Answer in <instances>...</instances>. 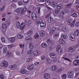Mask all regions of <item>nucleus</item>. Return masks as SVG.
Segmentation results:
<instances>
[{"label": "nucleus", "mask_w": 79, "mask_h": 79, "mask_svg": "<svg viewBox=\"0 0 79 79\" xmlns=\"http://www.w3.org/2000/svg\"><path fill=\"white\" fill-rule=\"evenodd\" d=\"M64 69V68L61 67L57 70V73H60V71Z\"/></svg>", "instance_id": "obj_29"}, {"label": "nucleus", "mask_w": 79, "mask_h": 79, "mask_svg": "<svg viewBox=\"0 0 79 79\" xmlns=\"http://www.w3.org/2000/svg\"><path fill=\"white\" fill-rule=\"evenodd\" d=\"M50 77V74L46 73L44 74V79H49Z\"/></svg>", "instance_id": "obj_11"}, {"label": "nucleus", "mask_w": 79, "mask_h": 79, "mask_svg": "<svg viewBox=\"0 0 79 79\" xmlns=\"http://www.w3.org/2000/svg\"><path fill=\"white\" fill-rule=\"evenodd\" d=\"M9 68L12 70H15L17 68V66L16 65H11L9 67Z\"/></svg>", "instance_id": "obj_7"}, {"label": "nucleus", "mask_w": 79, "mask_h": 79, "mask_svg": "<svg viewBox=\"0 0 79 79\" xmlns=\"http://www.w3.org/2000/svg\"><path fill=\"white\" fill-rule=\"evenodd\" d=\"M18 4L19 5H23V3L22 1H19L18 2Z\"/></svg>", "instance_id": "obj_52"}, {"label": "nucleus", "mask_w": 79, "mask_h": 79, "mask_svg": "<svg viewBox=\"0 0 79 79\" xmlns=\"http://www.w3.org/2000/svg\"><path fill=\"white\" fill-rule=\"evenodd\" d=\"M75 26L77 27L79 26V22L76 23V24H75Z\"/></svg>", "instance_id": "obj_64"}, {"label": "nucleus", "mask_w": 79, "mask_h": 79, "mask_svg": "<svg viewBox=\"0 0 79 79\" xmlns=\"http://www.w3.org/2000/svg\"><path fill=\"white\" fill-rule=\"evenodd\" d=\"M56 5H57V3H56V2H53L52 3V6L53 7L56 6Z\"/></svg>", "instance_id": "obj_41"}, {"label": "nucleus", "mask_w": 79, "mask_h": 79, "mask_svg": "<svg viewBox=\"0 0 79 79\" xmlns=\"http://www.w3.org/2000/svg\"><path fill=\"white\" fill-rule=\"evenodd\" d=\"M57 52L59 54L61 55L63 53V50L61 48V46L58 45L56 48Z\"/></svg>", "instance_id": "obj_1"}, {"label": "nucleus", "mask_w": 79, "mask_h": 79, "mask_svg": "<svg viewBox=\"0 0 79 79\" xmlns=\"http://www.w3.org/2000/svg\"><path fill=\"white\" fill-rule=\"evenodd\" d=\"M51 30L53 31L54 32L56 30V28L55 27H53L51 29Z\"/></svg>", "instance_id": "obj_57"}, {"label": "nucleus", "mask_w": 79, "mask_h": 79, "mask_svg": "<svg viewBox=\"0 0 79 79\" xmlns=\"http://www.w3.org/2000/svg\"><path fill=\"white\" fill-rule=\"evenodd\" d=\"M32 40V38L30 37H27L25 39V41L26 42H28V41H31Z\"/></svg>", "instance_id": "obj_14"}, {"label": "nucleus", "mask_w": 79, "mask_h": 79, "mask_svg": "<svg viewBox=\"0 0 79 79\" xmlns=\"http://www.w3.org/2000/svg\"><path fill=\"white\" fill-rule=\"evenodd\" d=\"M23 2L25 3H28L29 2V0H23Z\"/></svg>", "instance_id": "obj_51"}, {"label": "nucleus", "mask_w": 79, "mask_h": 79, "mask_svg": "<svg viewBox=\"0 0 79 79\" xmlns=\"http://www.w3.org/2000/svg\"><path fill=\"white\" fill-rule=\"evenodd\" d=\"M66 21L68 22V23H69L70 24L72 22V21L71 20L69 19H67Z\"/></svg>", "instance_id": "obj_47"}, {"label": "nucleus", "mask_w": 79, "mask_h": 79, "mask_svg": "<svg viewBox=\"0 0 79 79\" xmlns=\"http://www.w3.org/2000/svg\"><path fill=\"white\" fill-rule=\"evenodd\" d=\"M50 56L51 58H54L56 57V54L54 53H52L51 54Z\"/></svg>", "instance_id": "obj_15"}, {"label": "nucleus", "mask_w": 79, "mask_h": 79, "mask_svg": "<svg viewBox=\"0 0 79 79\" xmlns=\"http://www.w3.org/2000/svg\"><path fill=\"white\" fill-rule=\"evenodd\" d=\"M71 16L74 18H76L77 16V14L76 13H74L71 15Z\"/></svg>", "instance_id": "obj_35"}, {"label": "nucleus", "mask_w": 79, "mask_h": 79, "mask_svg": "<svg viewBox=\"0 0 79 79\" xmlns=\"http://www.w3.org/2000/svg\"><path fill=\"white\" fill-rule=\"evenodd\" d=\"M61 37L63 39H64L68 38V36L66 35H62L61 36Z\"/></svg>", "instance_id": "obj_36"}, {"label": "nucleus", "mask_w": 79, "mask_h": 79, "mask_svg": "<svg viewBox=\"0 0 79 79\" xmlns=\"http://www.w3.org/2000/svg\"><path fill=\"white\" fill-rule=\"evenodd\" d=\"M29 47H32L33 48V44L32 43H30L29 45Z\"/></svg>", "instance_id": "obj_54"}, {"label": "nucleus", "mask_w": 79, "mask_h": 79, "mask_svg": "<svg viewBox=\"0 0 79 79\" xmlns=\"http://www.w3.org/2000/svg\"><path fill=\"white\" fill-rule=\"evenodd\" d=\"M72 5H73L72 3H70L69 4L67 5V6H72Z\"/></svg>", "instance_id": "obj_60"}, {"label": "nucleus", "mask_w": 79, "mask_h": 79, "mask_svg": "<svg viewBox=\"0 0 79 79\" xmlns=\"http://www.w3.org/2000/svg\"><path fill=\"white\" fill-rule=\"evenodd\" d=\"M8 50L7 49V48L6 47H4L3 48V53H6Z\"/></svg>", "instance_id": "obj_24"}, {"label": "nucleus", "mask_w": 79, "mask_h": 79, "mask_svg": "<svg viewBox=\"0 0 79 79\" xmlns=\"http://www.w3.org/2000/svg\"><path fill=\"white\" fill-rule=\"evenodd\" d=\"M46 26V23L43 22L40 24V27H45Z\"/></svg>", "instance_id": "obj_20"}, {"label": "nucleus", "mask_w": 79, "mask_h": 79, "mask_svg": "<svg viewBox=\"0 0 79 79\" xmlns=\"http://www.w3.org/2000/svg\"><path fill=\"white\" fill-rule=\"evenodd\" d=\"M41 45L43 48H45L47 47V44L44 43H43L41 44Z\"/></svg>", "instance_id": "obj_39"}, {"label": "nucleus", "mask_w": 79, "mask_h": 79, "mask_svg": "<svg viewBox=\"0 0 79 79\" xmlns=\"http://www.w3.org/2000/svg\"><path fill=\"white\" fill-rule=\"evenodd\" d=\"M16 25L17 27H19L20 26L19 22L18 21V22H17Z\"/></svg>", "instance_id": "obj_40"}, {"label": "nucleus", "mask_w": 79, "mask_h": 79, "mask_svg": "<svg viewBox=\"0 0 79 79\" xmlns=\"http://www.w3.org/2000/svg\"><path fill=\"white\" fill-rule=\"evenodd\" d=\"M11 53V51H9L8 52L6 53V55H7V56H10Z\"/></svg>", "instance_id": "obj_48"}, {"label": "nucleus", "mask_w": 79, "mask_h": 79, "mask_svg": "<svg viewBox=\"0 0 79 79\" xmlns=\"http://www.w3.org/2000/svg\"><path fill=\"white\" fill-rule=\"evenodd\" d=\"M75 58L76 60H79V56H76L75 57Z\"/></svg>", "instance_id": "obj_56"}, {"label": "nucleus", "mask_w": 79, "mask_h": 79, "mask_svg": "<svg viewBox=\"0 0 79 79\" xmlns=\"http://www.w3.org/2000/svg\"><path fill=\"white\" fill-rule=\"evenodd\" d=\"M62 60H67V61H70V62H71V61L69 60V59L68 58H66L64 57H62Z\"/></svg>", "instance_id": "obj_37"}, {"label": "nucleus", "mask_w": 79, "mask_h": 79, "mask_svg": "<svg viewBox=\"0 0 79 79\" xmlns=\"http://www.w3.org/2000/svg\"><path fill=\"white\" fill-rule=\"evenodd\" d=\"M32 52H33L32 50H30L27 52V54H28V55H31Z\"/></svg>", "instance_id": "obj_42"}, {"label": "nucleus", "mask_w": 79, "mask_h": 79, "mask_svg": "<svg viewBox=\"0 0 79 79\" xmlns=\"http://www.w3.org/2000/svg\"><path fill=\"white\" fill-rule=\"evenodd\" d=\"M2 27L4 29H6L7 28V25L6 23H4L2 25Z\"/></svg>", "instance_id": "obj_19"}, {"label": "nucleus", "mask_w": 79, "mask_h": 79, "mask_svg": "<svg viewBox=\"0 0 79 79\" xmlns=\"http://www.w3.org/2000/svg\"><path fill=\"white\" fill-rule=\"evenodd\" d=\"M25 22L26 23H27V24H28V23H29V20L26 19L25 20Z\"/></svg>", "instance_id": "obj_62"}, {"label": "nucleus", "mask_w": 79, "mask_h": 79, "mask_svg": "<svg viewBox=\"0 0 79 79\" xmlns=\"http://www.w3.org/2000/svg\"><path fill=\"white\" fill-rule=\"evenodd\" d=\"M38 2H44L45 0H38Z\"/></svg>", "instance_id": "obj_58"}, {"label": "nucleus", "mask_w": 79, "mask_h": 79, "mask_svg": "<svg viewBox=\"0 0 79 79\" xmlns=\"http://www.w3.org/2000/svg\"><path fill=\"white\" fill-rule=\"evenodd\" d=\"M0 79H4V77L2 74L0 75Z\"/></svg>", "instance_id": "obj_53"}, {"label": "nucleus", "mask_w": 79, "mask_h": 79, "mask_svg": "<svg viewBox=\"0 0 79 79\" xmlns=\"http://www.w3.org/2000/svg\"><path fill=\"white\" fill-rule=\"evenodd\" d=\"M74 23H75V21H74V20L73 22V23L71 22V23H70L71 24V27H74Z\"/></svg>", "instance_id": "obj_44"}, {"label": "nucleus", "mask_w": 79, "mask_h": 79, "mask_svg": "<svg viewBox=\"0 0 79 79\" xmlns=\"http://www.w3.org/2000/svg\"><path fill=\"white\" fill-rule=\"evenodd\" d=\"M74 33L75 35L78 36L79 35V31L77 30H75L74 31Z\"/></svg>", "instance_id": "obj_28"}, {"label": "nucleus", "mask_w": 79, "mask_h": 79, "mask_svg": "<svg viewBox=\"0 0 79 79\" xmlns=\"http://www.w3.org/2000/svg\"><path fill=\"white\" fill-rule=\"evenodd\" d=\"M59 43L61 44L62 45H63L64 44H65V42L63 40H62V39L60 38L59 40Z\"/></svg>", "instance_id": "obj_16"}, {"label": "nucleus", "mask_w": 79, "mask_h": 79, "mask_svg": "<svg viewBox=\"0 0 79 79\" xmlns=\"http://www.w3.org/2000/svg\"><path fill=\"white\" fill-rule=\"evenodd\" d=\"M39 64V62H35L34 63V65L35 66H37V64Z\"/></svg>", "instance_id": "obj_63"}, {"label": "nucleus", "mask_w": 79, "mask_h": 79, "mask_svg": "<svg viewBox=\"0 0 79 79\" xmlns=\"http://www.w3.org/2000/svg\"><path fill=\"white\" fill-rule=\"evenodd\" d=\"M52 58H54V59L52 60L53 62H56V60H57V59L55 57Z\"/></svg>", "instance_id": "obj_55"}, {"label": "nucleus", "mask_w": 79, "mask_h": 79, "mask_svg": "<svg viewBox=\"0 0 79 79\" xmlns=\"http://www.w3.org/2000/svg\"><path fill=\"white\" fill-rule=\"evenodd\" d=\"M47 62L48 64H52V60L50 59H47Z\"/></svg>", "instance_id": "obj_21"}, {"label": "nucleus", "mask_w": 79, "mask_h": 79, "mask_svg": "<svg viewBox=\"0 0 79 79\" xmlns=\"http://www.w3.org/2000/svg\"><path fill=\"white\" fill-rule=\"evenodd\" d=\"M31 19L32 20L35 21L37 19V16L34 13H32L31 14Z\"/></svg>", "instance_id": "obj_4"}, {"label": "nucleus", "mask_w": 79, "mask_h": 79, "mask_svg": "<svg viewBox=\"0 0 79 79\" xmlns=\"http://www.w3.org/2000/svg\"><path fill=\"white\" fill-rule=\"evenodd\" d=\"M18 38L20 39H22L23 38V35H17Z\"/></svg>", "instance_id": "obj_33"}, {"label": "nucleus", "mask_w": 79, "mask_h": 79, "mask_svg": "<svg viewBox=\"0 0 79 79\" xmlns=\"http://www.w3.org/2000/svg\"><path fill=\"white\" fill-rule=\"evenodd\" d=\"M45 3L46 5L48 6L50 5V4H51V3L50 2V0H46L45 1Z\"/></svg>", "instance_id": "obj_26"}, {"label": "nucleus", "mask_w": 79, "mask_h": 79, "mask_svg": "<svg viewBox=\"0 0 79 79\" xmlns=\"http://www.w3.org/2000/svg\"><path fill=\"white\" fill-rule=\"evenodd\" d=\"M10 39V41L11 42H14L15 41V37L11 38Z\"/></svg>", "instance_id": "obj_38"}, {"label": "nucleus", "mask_w": 79, "mask_h": 79, "mask_svg": "<svg viewBox=\"0 0 79 79\" xmlns=\"http://www.w3.org/2000/svg\"><path fill=\"white\" fill-rule=\"evenodd\" d=\"M46 18H48V21L49 22V23H51V22H52V21H53V19H52V17L51 16L49 17L48 15H47L46 16Z\"/></svg>", "instance_id": "obj_9"}, {"label": "nucleus", "mask_w": 79, "mask_h": 79, "mask_svg": "<svg viewBox=\"0 0 79 79\" xmlns=\"http://www.w3.org/2000/svg\"><path fill=\"white\" fill-rule=\"evenodd\" d=\"M75 50H76V48L74 47L70 48L69 49V51L70 52H74Z\"/></svg>", "instance_id": "obj_13"}, {"label": "nucleus", "mask_w": 79, "mask_h": 79, "mask_svg": "<svg viewBox=\"0 0 79 79\" xmlns=\"http://www.w3.org/2000/svg\"><path fill=\"white\" fill-rule=\"evenodd\" d=\"M67 75L69 78H72L74 76V72L72 70L69 71Z\"/></svg>", "instance_id": "obj_2"}, {"label": "nucleus", "mask_w": 79, "mask_h": 79, "mask_svg": "<svg viewBox=\"0 0 79 79\" xmlns=\"http://www.w3.org/2000/svg\"><path fill=\"white\" fill-rule=\"evenodd\" d=\"M59 33H55L53 35L54 38H57L59 36Z\"/></svg>", "instance_id": "obj_23"}, {"label": "nucleus", "mask_w": 79, "mask_h": 79, "mask_svg": "<svg viewBox=\"0 0 79 79\" xmlns=\"http://www.w3.org/2000/svg\"><path fill=\"white\" fill-rule=\"evenodd\" d=\"M40 7H38V11L39 14H40Z\"/></svg>", "instance_id": "obj_61"}, {"label": "nucleus", "mask_w": 79, "mask_h": 79, "mask_svg": "<svg viewBox=\"0 0 79 79\" xmlns=\"http://www.w3.org/2000/svg\"><path fill=\"white\" fill-rule=\"evenodd\" d=\"M66 77H67V75L66 74H64L63 75L61 76V78L62 79H64L66 78Z\"/></svg>", "instance_id": "obj_43"}, {"label": "nucleus", "mask_w": 79, "mask_h": 79, "mask_svg": "<svg viewBox=\"0 0 79 79\" xmlns=\"http://www.w3.org/2000/svg\"><path fill=\"white\" fill-rule=\"evenodd\" d=\"M34 66L33 64H30L27 67V68L29 71H32L34 69Z\"/></svg>", "instance_id": "obj_3"}, {"label": "nucleus", "mask_w": 79, "mask_h": 79, "mask_svg": "<svg viewBox=\"0 0 79 79\" xmlns=\"http://www.w3.org/2000/svg\"><path fill=\"white\" fill-rule=\"evenodd\" d=\"M40 36L41 37L42 36H44V34H45V31H40Z\"/></svg>", "instance_id": "obj_22"}, {"label": "nucleus", "mask_w": 79, "mask_h": 79, "mask_svg": "<svg viewBox=\"0 0 79 79\" xmlns=\"http://www.w3.org/2000/svg\"><path fill=\"white\" fill-rule=\"evenodd\" d=\"M48 43H50L51 45H54V42L53 41H51L50 40H48L47 41Z\"/></svg>", "instance_id": "obj_32"}, {"label": "nucleus", "mask_w": 79, "mask_h": 79, "mask_svg": "<svg viewBox=\"0 0 79 79\" xmlns=\"http://www.w3.org/2000/svg\"><path fill=\"white\" fill-rule=\"evenodd\" d=\"M25 25L26 24L25 23H22L20 25V29H21V30H23L24 28L25 27Z\"/></svg>", "instance_id": "obj_8"}, {"label": "nucleus", "mask_w": 79, "mask_h": 79, "mask_svg": "<svg viewBox=\"0 0 79 79\" xmlns=\"http://www.w3.org/2000/svg\"><path fill=\"white\" fill-rule=\"evenodd\" d=\"M20 73L21 74H25L26 73V70L24 69H22L20 71Z\"/></svg>", "instance_id": "obj_27"}, {"label": "nucleus", "mask_w": 79, "mask_h": 79, "mask_svg": "<svg viewBox=\"0 0 79 79\" xmlns=\"http://www.w3.org/2000/svg\"><path fill=\"white\" fill-rule=\"evenodd\" d=\"M71 13H74V8H72L71 9Z\"/></svg>", "instance_id": "obj_59"}, {"label": "nucleus", "mask_w": 79, "mask_h": 79, "mask_svg": "<svg viewBox=\"0 0 79 79\" xmlns=\"http://www.w3.org/2000/svg\"><path fill=\"white\" fill-rule=\"evenodd\" d=\"M19 45L20 48H23L24 47V44H20Z\"/></svg>", "instance_id": "obj_45"}, {"label": "nucleus", "mask_w": 79, "mask_h": 79, "mask_svg": "<svg viewBox=\"0 0 79 79\" xmlns=\"http://www.w3.org/2000/svg\"><path fill=\"white\" fill-rule=\"evenodd\" d=\"M1 65L3 67H7L8 66V64L6 61H3L1 64Z\"/></svg>", "instance_id": "obj_6"}, {"label": "nucleus", "mask_w": 79, "mask_h": 79, "mask_svg": "<svg viewBox=\"0 0 79 79\" xmlns=\"http://www.w3.org/2000/svg\"><path fill=\"white\" fill-rule=\"evenodd\" d=\"M68 30V29L67 27H64L63 28V31H67Z\"/></svg>", "instance_id": "obj_50"}, {"label": "nucleus", "mask_w": 79, "mask_h": 79, "mask_svg": "<svg viewBox=\"0 0 79 79\" xmlns=\"http://www.w3.org/2000/svg\"><path fill=\"white\" fill-rule=\"evenodd\" d=\"M74 65L77 66L79 65V60H75L73 62Z\"/></svg>", "instance_id": "obj_10"}, {"label": "nucleus", "mask_w": 79, "mask_h": 79, "mask_svg": "<svg viewBox=\"0 0 79 79\" xmlns=\"http://www.w3.org/2000/svg\"><path fill=\"white\" fill-rule=\"evenodd\" d=\"M70 38L71 40L74 41V38H75L74 37V35L73 34L71 35L70 36Z\"/></svg>", "instance_id": "obj_17"}, {"label": "nucleus", "mask_w": 79, "mask_h": 79, "mask_svg": "<svg viewBox=\"0 0 79 79\" xmlns=\"http://www.w3.org/2000/svg\"><path fill=\"white\" fill-rule=\"evenodd\" d=\"M33 54L35 56H37V55H39V53L38 51H35L33 52Z\"/></svg>", "instance_id": "obj_34"}, {"label": "nucleus", "mask_w": 79, "mask_h": 79, "mask_svg": "<svg viewBox=\"0 0 79 79\" xmlns=\"http://www.w3.org/2000/svg\"><path fill=\"white\" fill-rule=\"evenodd\" d=\"M16 13H21V14H23L24 12V10L22 9H18L16 10Z\"/></svg>", "instance_id": "obj_5"}, {"label": "nucleus", "mask_w": 79, "mask_h": 79, "mask_svg": "<svg viewBox=\"0 0 79 79\" xmlns=\"http://www.w3.org/2000/svg\"><path fill=\"white\" fill-rule=\"evenodd\" d=\"M57 66L55 65H53L52 66V70L54 71H55L57 70Z\"/></svg>", "instance_id": "obj_18"}, {"label": "nucleus", "mask_w": 79, "mask_h": 79, "mask_svg": "<svg viewBox=\"0 0 79 79\" xmlns=\"http://www.w3.org/2000/svg\"><path fill=\"white\" fill-rule=\"evenodd\" d=\"M39 34H38V33H36L35 36V38L36 39H38V38H39Z\"/></svg>", "instance_id": "obj_46"}, {"label": "nucleus", "mask_w": 79, "mask_h": 79, "mask_svg": "<svg viewBox=\"0 0 79 79\" xmlns=\"http://www.w3.org/2000/svg\"><path fill=\"white\" fill-rule=\"evenodd\" d=\"M66 13V10H64L60 13V15L61 16H63V15H64L65 13Z\"/></svg>", "instance_id": "obj_12"}, {"label": "nucleus", "mask_w": 79, "mask_h": 79, "mask_svg": "<svg viewBox=\"0 0 79 79\" xmlns=\"http://www.w3.org/2000/svg\"><path fill=\"white\" fill-rule=\"evenodd\" d=\"M33 33V32L32 31V30H30L29 31L27 32V34L28 35H29V36H30Z\"/></svg>", "instance_id": "obj_25"}, {"label": "nucleus", "mask_w": 79, "mask_h": 79, "mask_svg": "<svg viewBox=\"0 0 79 79\" xmlns=\"http://www.w3.org/2000/svg\"><path fill=\"white\" fill-rule=\"evenodd\" d=\"M14 46H15V45L12 44V45H10L8 46V48H12V47H14Z\"/></svg>", "instance_id": "obj_49"}, {"label": "nucleus", "mask_w": 79, "mask_h": 79, "mask_svg": "<svg viewBox=\"0 0 79 79\" xmlns=\"http://www.w3.org/2000/svg\"><path fill=\"white\" fill-rule=\"evenodd\" d=\"M63 7V5L62 4H60L57 5V8L58 9H60V8H61Z\"/></svg>", "instance_id": "obj_30"}, {"label": "nucleus", "mask_w": 79, "mask_h": 79, "mask_svg": "<svg viewBox=\"0 0 79 79\" xmlns=\"http://www.w3.org/2000/svg\"><path fill=\"white\" fill-rule=\"evenodd\" d=\"M35 23L36 24H41L43 23V20L42 19H40L38 21H36Z\"/></svg>", "instance_id": "obj_31"}]
</instances>
